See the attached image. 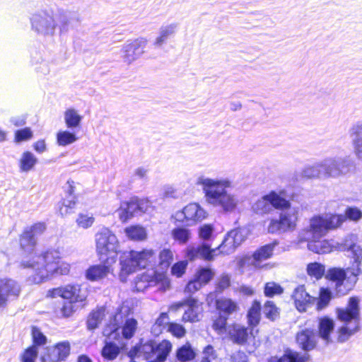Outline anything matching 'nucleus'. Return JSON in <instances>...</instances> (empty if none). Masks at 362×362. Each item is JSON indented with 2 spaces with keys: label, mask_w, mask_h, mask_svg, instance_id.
Instances as JSON below:
<instances>
[{
  "label": "nucleus",
  "mask_w": 362,
  "mask_h": 362,
  "mask_svg": "<svg viewBox=\"0 0 362 362\" xmlns=\"http://www.w3.org/2000/svg\"><path fill=\"white\" fill-rule=\"evenodd\" d=\"M339 249L345 252L350 259L349 266L346 269L330 267L325 274V279L334 283V289L337 296H344L351 291L362 274V247L358 244L356 234L347 235L339 244Z\"/></svg>",
  "instance_id": "f257e3e1"
},
{
  "label": "nucleus",
  "mask_w": 362,
  "mask_h": 362,
  "mask_svg": "<svg viewBox=\"0 0 362 362\" xmlns=\"http://www.w3.org/2000/svg\"><path fill=\"white\" fill-rule=\"evenodd\" d=\"M257 214H266L274 209L281 211L279 218H272L267 227V231L272 234H282L293 230L296 226L298 210L291 207L284 189L276 192L272 190L258 199L252 206Z\"/></svg>",
  "instance_id": "f03ea898"
},
{
  "label": "nucleus",
  "mask_w": 362,
  "mask_h": 362,
  "mask_svg": "<svg viewBox=\"0 0 362 362\" xmlns=\"http://www.w3.org/2000/svg\"><path fill=\"white\" fill-rule=\"evenodd\" d=\"M61 259V252L58 249H49L40 255L32 256V259H22L21 267L33 269L35 274L32 281L35 284H40L49 276L66 275L69 272V264Z\"/></svg>",
  "instance_id": "7ed1b4c3"
},
{
  "label": "nucleus",
  "mask_w": 362,
  "mask_h": 362,
  "mask_svg": "<svg viewBox=\"0 0 362 362\" xmlns=\"http://www.w3.org/2000/svg\"><path fill=\"white\" fill-rule=\"evenodd\" d=\"M344 222L341 216L337 214H326L325 216L318 215L310 219L308 228L303 230L300 233L302 240L308 242L309 250L322 254L320 238L325 235L329 230L341 226Z\"/></svg>",
  "instance_id": "20e7f679"
},
{
  "label": "nucleus",
  "mask_w": 362,
  "mask_h": 362,
  "mask_svg": "<svg viewBox=\"0 0 362 362\" xmlns=\"http://www.w3.org/2000/svg\"><path fill=\"white\" fill-rule=\"evenodd\" d=\"M197 184L202 186L205 197L209 204L220 206L224 212H232L235 209L237 201L226 189L231 186V182L228 179L200 177Z\"/></svg>",
  "instance_id": "39448f33"
},
{
  "label": "nucleus",
  "mask_w": 362,
  "mask_h": 362,
  "mask_svg": "<svg viewBox=\"0 0 362 362\" xmlns=\"http://www.w3.org/2000/svg\"><path fill=\"white\" fill-rule=\"evenodd\" d=\"M336 314L338 320L343 323L337 329V341L344 343L361 329V307L358 297L349 298L346 306L337 308Z\"/></svg>",
  "instance_id": "423d86ee"
},
{
  "label": "nucleus",
  "mask_w": 362,
  "mask_h": 362,
  "mask_svg": "<svg viewBox=\"0 0 362 362\" xmlns=\"http://www.w3.org/2000/svg\"><path fill=\"white\" fill-rule=\"evenodd\" d=\"M155 255L153 250L144 249L139 252L131 250L124 253L119 258L121 265L119 274L120 281L125 283L127 276L139 269H145Z\"/></svg>",
  "instance_id": "0eeeda50"
},
{
  "label": "nucleus",
  "mask_w": 362,
  "mask_h": 362,
  "mask_svg": "<svg viewBox=\"0 0 362 362\" xmlns=\"http://www.w3.org/2000/svg\"><path fill=\"white\" fill-rule=\"evenodd\" d=\"M199 236L204 242L198 245H189L185 249V257L187 261L202 259L212 261L214 259L216 250L211 247V241L214 238V228L212 224H204L199 228Z\"/></svg>",
  "instance_id": "6e6552de"
},
{
  "label": "nucleus",
  "mask_w": 362,
  "mask_h": 362,
  "mask_svg": "<svg viewBox=\"0 0 362 362\" xmlns=\"http://www.w3.org/2000/svg\"><path fill=\"white\" fill-rule=\"evenodd\" d=\"M138 322L134 317L122 318V315L117 314L113 320L103 331V334L110 340H129L132 339L137 329Z\"/></svg>",
  "instance_id": "1a4fd4ad"
},
{
  "label": "nucleus",
  "mask_w": 362,
  "mask_h": 362,
  "mask_svg": "<svg viewBox=\"0 0 362 362\" xmlns=\"http://www.w3.org/2000/svg\"><path fill=\"white\" fill-rule=\"evenodd\" d=\"M96 250L99 257L109 262H116L119 252V243L116 235L105 228L96 234Z\"/></svg>",
  "instance_id": "9d476101"
},
{
  "label": "nucleus",
  "mask_w": 362,
  "mask_h": 362,
  "mask_svg": "<svg viewBox=\"0 0 362 362\" xmlns=\"http://www.w3.org/2000/svg\"><path fill=\"white\" fill-rule=\"evenodd\" d=\"M324 178L338 177L355 169V162L349 156L327 158L322 161Z\"/></svg>",
  "instance_id": "9b49d317"
},
{
  "label": "nucleus",
  "mask_w": 362,
  "mask_h": 362,
  "mask_svg": "<svg viewBox=\"0 0 362 362\" xmlns=\"http://www.w3.org/2000/svg\"><path fill=\"white\" fill-rule=\"evenodd\" d=\"M32 30L43 36L54 35L57 24L52 11L39 10L33 13L30 18Z\"/></svg>",
  "instance_id": "f8f14e48"
},
{
  "label": "nucleus",
  "mask_w": 362,
  "mask_h": 362,
  "mask_svg": "<svg viewBox=\"0 0 362 362\" xmlns=\"http://www.w3.org/2000/svg\"><path fill=\"white\" fill-rule=\"evenodd\" d=\"M151 203L148 199L133 197L127 202L121 204L119 209V218L122 222H127L134 216H140L150 207Z\"/></svg>",
  "instance_id": "ddd939ff"
},
{
  "label": "nucleus",
  "mask_w": 362,
  "mask_h": 362,
  "mask_svg": "<svg viewBox=\"0 0 362 362\" xmlns=\"http://www.w3.org/2000/svg\"><path fill=\"white\" fill-rule=\"evenodd\" d=\"M45 229V223H37L24 230L20 238L21 247L24 253L23 259L25 257L32 259V256L36 255L35 252L36 245L35 236L42 234Z\"/></svg>",
  "instance_id": "4468645a"
},
{
  "label": "nucleus",
  "mask_w": 362,
  "mask_h": 362,
  "mask_svg": "<svg viewBox=\"0 0 362 362\" xmlns=\"http://www.w3.org/2000/svg\"><path fill=\"white\" fill-rule=\"evenodd\" d=\"M164 348L168 351H172V344L168 340H163L158 344L153 340H148L144 344L132 347L128 353V356L132 358L143 355L146 360H148L157 356L160 351L165 350Z\"/></svg>",
  "instance_id": "2eb2a0df"
},
{
  "label": "nucleus",
  "mask_w": 362,
  "mask_h": 362,
  "mask_svg": "<svg viewBox=\"0 0 362 362\" xmlns=\"http://www.w3.org/2000/svg\"><path fill=\"white\" fill-rule=\"evenodd\" d=\"M147 40L139 37L134 40H128L120 49V56L124 63L130 64L139 59L144 52Z\"/></svg>",
  "instance_id": "dca6fc26"
},
{
  "label": "nucleus",
  "mask_w": 362,
  "mask_h": 362,
  "mask_svg": "<svg viewBox=\"0 0 362 362\" xmlns=\"http://www.w3.org/2000/svg\"><path fill=\"white\" fill-rule=\"evenodd\" d=\"M49 296L55 298L60 296L66 300L84 302L86 300V294L81 292L79 285L68 284L49 291Z\"/></svg>",
  "instance_id": "f3484780"
},
{
  "label": "nucleus",
  "mask_w": 362,
  "mask_h": 362,
  "mask_svg": "<svg viewBox=\"0 0 362 362\" xmlns=\"http://www.w3.org/2000/svg\"><path fill=\"white\" fill-rule=\"evenodd\" d=\"M20 291V286L16 281L0 279V308L5 307L8 299L17 298Z\"/></svg>",
  "instance_id": "a211bd4d"
},
{
  "label": "nucleus",
  "mask_w": 362,
  "mask_h": 362,
  "mask_svg": "<svg viewBox=\"0 0 362 362\" xmlns=\"http://www.w3.org/2000/svg\"><path fill=\"white\" fill-rule=\"evenodd\" d=\"M292 299L296 309L300 312H305L308 307L313 305L316 298L311 296L305 290V285L298 286L293 291L291 295Z\"/></svg>",
  "instance_id": "6ab92c4d"
},
{
  "label": "nucleus",
  "mask_w": 362,
  "mask_h": 362,
  "mask_svg": "<svg viewBox=\"0 0 362 362\" xmlns=\"http://www.w3.org/2000/svg\"><path fill=\"white\" fill-rule=\"evenodd\" d=\"M101 263L90 266L85 272L86 278L90 281H96L107 276L110 272V267L114 262H109L99 257Z\"/></svg>",
  "instance_id": "aec40b11"
},
{
  "label": "nucleus",
  "mask_w": 362,
  "mask_h": 362,
  "mask_svg": "<svg viewBox=\"0 0 362 362\" xmlns=\"http://www.w3.org/2000/svg\"><path fill=\"white\" fill-rule=\"evenodd\" d=\"M317 337L314 329L305 328L297 333L296 339L302 350L310 351L316 347Z\"/></svg>",
  "instance_id": "412c9836"
},
{
  "label": "nucleus",
  "mask_w": 362,
  "mask_h": 362,
  "mask_svg": "<svg viewBox=\"0 0 362 362\" xmlns=\"http://www.w3.org/2000/svg\"><path fill=\"white\" fill-rule=\"evenodd\" d=\"M335 328V321L328 317L324 316L318 319L317 337L322 339L327 345L332 342L331 334Z\"/></svg>",
  "instance_id": "4be33fe9"
},
{
  "label": "nucleus",
  "mask_w": 362,
  "mask_h": 362,
  "mask_svg": "<svg viewBox=\"0 0 362 362\" xmlns=\"http://www.w3.org/2000/svg\"><path fill=\"white\" fill-rule=\"evenodd\" d=\"M74 184V182L73 180H69L66 182V186L65 187L66 197L62 199V206L59 209V213L62 216L71 213V210L76 206V197L74 195L75 187Z\"/></svg>",
  "instance_id": "5701e85b"
},
{
  "label": "nucleus",
  "mask_w": 362,
  "mask_h": 362,
  "mask_svg": "<svg viewBox=\"0 0 362 362\" xmlns=\"http://www.w3.org/2000/svg\"><path fill=\"white\" fill-rule=\"evenodd\" d=\"M310 358L308 354L300 352L286 348L281 356H271L267 362H307Z\"/></svg>",
  "instance_id": "b1692460"
},
{
  "label": "nucleus",
  "mask_w": 362,
  "mask_h": 362,
  "mask_svg": "<svg viewBox=\"0 0 362 362\" xmlns=\"http://www.w3.org/2000/svg\"><path fill=\"white\" fill-rule=\"evenodd\" d=\"M59 29L61 34L66 33L70 28L77 25L79 18L74 11H62L59 13Z\"/></svg>",
  "instance_id": "393cba45"
},
{
  "label": "nucleus",
  "mask_w": 362,
  "mask_h": 362,
  "mask_svg": "<svg viewBox=\"0 0 362 362\" xmlns=\"http://www.w3.org/2000/svg\"><path fill=\"white\" fill-rule=\"evenodd\" d=\"M187 216V226H192L202 221L206 215V212L199 204L190 203L184 208Z\"/></svg>",
  "instance_id": "a878e982"
},
{
  "label": "nucleus",
  "mask_w": 362,
  "mask_h": 362,
  "mask_svg": "<svg viewBox=\"0 0 362 362\" xmlns=\"http://www.w3.org/2000/svg\"><path fill=\"white\" fill-rule=\"evenodd\" d=\"M70 344L69 341L57 343L48 353L47 358L50 362L64 361L70 354Z\"/></svg>",
  "instance_id": "bb28decb"
},
{
  "label": "nucleus",
  "mask_w": 362,
  "mask_h": 362,
  "mask_svg": "<svg viewBox=\"0 0 362 362\" xmlns=\"http://www.w3.org/2000/svg\"><path fill=\"white\" fill-rule=\"evenodd\" d=\"M114 341L109 339L107 337L104 340V345L100 350V355L105 361H113L122 352L121 346Z\"/></svg>",
  "instance_id": "cd10ccee"
},
{
  "label": "nucleus",
  "mask_w": 362,
  "mask_h": 362,
  "mask_svg": "<svg viewBox=\"0 0 362 362\" xmlns=\"http://www.w3.org/2000/svg\"><path fill=\"white\" fill-rule=\"evenodd\" d=\"M215 306L218 315L227 318L238 309V303L231 298H219L215 300Z\"/></svg>",
  "instance_id": "c85d7f7f"
},
{
  "label": "nucleus",
  "mask_w": 362,
  "mask_h": 362,
  "mask_svg": "<svg viewBox=\"0 0 362 362\" xmlns=\"http://www.w3.org/2000/svg\"><path fill=\"white\" fill-rule=\"evenodd\" d=\"M230 340L236 344L243 345L248 339V328L238 324H235L228 332Z\"/></svg>",
  "instance_id": "c756f323"
},
{
  "label": "nucleus",
  "mask_w": 362,
  "mask_h": 362,
  "mask_svg": "<svg viewBox=\"0 0 362 362\" xmlns=\"http://www.w3.org/2000/svg\"><path fill=\"white\" fill-rule=\"evenodd\" d=\"M276 245L277 242H273L259 247L252 254V259L254 263H260L264 260H267L271 258L273 255L274 250Z\"/></svg>",
  "instance_id": "7c9ffc66"
},
{
  "label": "nucleus",
  "mask_w": 362,
  "mask_h": 362,
  "mask_svg": "<svg viewBox=\"0 0 362 362\" xmlns=\"http://www.w3.org/2000/svg\"><path fill=\"white\" fill-rule=\"evenodd\" d=\"M261 310V303L257 300H255L247 313V324L252 329L257 326L260 322Z\"/></svg>",
  "instance_id": "2f4dec72"
},
{
  "label": "nucleus",
  "mask_w": 362,
  "mask_h": 362,
  "mask_svg": "<svg viewBox=\"0 0 362 362\" xmlns=\"http://www.w3.org/2000/svg\"><path fill=\"white\" fill-rule=\"evenodd\" d=\"M128 239L134 241H143L147 238L146 229L141 225H131L124 230Z\"/></svg>",
  "instance_id": "473e14b6"
},
{
  "label": "nucleus",
  "mask_w": 362,
  "mask_h": 362,
  "mask_svg": "<svg viewBox=\"0 0 362 362\" xmlns=\"http://www.w3.org/2000/svg\"><path fill=\"white\" fill-rule=\"evenodd\" d=\"M37 162L38 159L32 152L28 151L23 152L19 160V168L21 172H29L32 170Z\"/></svg>",
  "instance_id": "72a5a7b5"
},
{
  "label": "nucleus",
  "mask_w": 362,
  "mask_h": 362,
  "mask_svg": "<svg viewBox=\"0 0 362 362\" xmlns=\"http://www.w3.org/2000/svg\"><path fill=\"white\" fill-rule=\"evenodd\" d=\"M175 356L180 362H189L195 358L197 354L192 345L186 343L177 349Z\"/></svg>",
  "instance_id": "f704fd0d"
},
{
  "label": "nucleus",
  "mask_w": 362,
  "mask_h": 362,
  "mask_svg": "<svg viewBox=\"0 0 362 362\" xmlns=\"http://www.w3.org/2000/svg\"><path fill=\"white\" fill-rule=\"evenodd\" d=\"M177 25L172 23L166 26H161L159 31V36L156 37L153 45L160 47L165 43L168 39L175 33Z\"/></svg>",
  "instance_id": "c9c22d12"
},
{
  "label": "nucleus",
  "mask_w": 362,
  "mask_h": 362,
  "mask_svg": "<svg viewBox=\"0 0 362 362\" xmlns=\"http://www.w3.org/2000/svg\"><path fill=\"white\" fill-rule=\"evenodd\" d=\"M231 285L230 276L228 274H222L216 282L215 291L210 293L208 298H213L216 297L217 295L221 294L224 290L229 288Z\"/></svg>",
  "instance_id": "e433bc0d"
},
{
  "label": "nucleus",
  "mask_w": 362,
  "mask_h": 362,
  "mask_svg": "<svg viewBox=\"0 0 362 362\" xmlns=\"http://www.w3.org/2000/svg\"><path fill=\"white\" fill-rule=\"evenodd\" d=\"M64 120L69 129H76L81 125L82 117L74 109H68L64 113Z\"/></svg>",
  "instance_id": "4c0bfd02"
},
{
  "label": "nucleus",
  "mask_w": 362,
  "mask_h": 362,
  "mask_svg": "<svg viewBox=\"0 0 362 362\" xmlns=\"http://www.w3.org/2000/svg\"><path fill=\"white\" fill-rule=\"evenodd\" d=\"M322 163H316L314 165L306 166L302 171V177L313 179V178H324L323 168L322 167Z\"/></svg>",
  "instance_id": "58836bf2"
},
{
  "label": "nucleus",
  "mask_w": 362,
  "mask_h": 362,
  "mask_svg": "<svg viewBox=\"0 0 362 362\" xmlns=\"http://www.w3.org/2000/svg\"><path fill=\"white\" fill-rule=\"evenodd\" d=\"M204 286L208 284L214 277L215 271L209 267H199L194 274Z\"/></svg>",
  "instance_id": "ea45409f"
},
{
  "label": "nucleus",
  "mask_w": 362,
  "mask_h": 362,
  "mask_svg": "<svg viewBox=\"0 0 362 362\" xmlns=\"http://www.w3.org/2000/svg\"><path fill=\"white\" fill-rule=\"evenodd\" d=\"M307 273L309 276L315 277L316 279H320L322 276L325 277L326 270L324 264L314 262L309 263L306 268Z\"/></svg>",
  "instance_id": "a19ab883"
},
{
  "label": "nucleus",
  "mask_w": 362,
  "mask_h": 362,
  "mask_svg": "<svg viewBox=\"0 0 362 362\" xmlns=\"http://www.w3.org/2000/svg\"><path fill=\"white\" fill-rule=\"evenodd\" d=\"M172 236L180 244H185L189 240L191 233L187 228L177 226L172 230Z\"/></svg>",
  "instance_id": "79ce46f5"
},
{
  "label": "nucleus",
  "mask_w": 362,
  "mask_h": 362,
  "mask_svg": "<svg viewBox=\"0 0 362 362\" xmlns=\"http://www.w3.org/2000/svg\"><path fill=\"white\" fill-rule=\"evenodd\" d=\"M78 139L74 132L68 130L60 131L57 134V144L59 146H66L73 144Z\"/></svg>",
  "instance_id": "37998d69"
},
{
  "label": "nucleus",
  "mask_w": 362,
  "mask_h": 362,
  "mask_svg": "<svg viewBox=\"0 0 362 362\" xmlns=\"http://www.w3.org/2000/svg\"><path fill=\"white\" fill-rule=\"evenodd\" d=\"M32 346L40 348L47 344V338L37 326L31 327Z\"/></svg>",
  "instance_id": "c03bdc74"
},
{
  "label": "nucleus",
  "mask_w": 362,
  "mask_h": 362,
  "mask_svg": "<svg viewBox=\"0 0 362 362\" xmlns=\"http://www.w3.org/2000/svg\"><path fill=\"white\" fill-rule=\"evenodd\" d=\"M263 314L266 318L274 321L279 317V308L273 301L267 300L263 307Z\"/></svg>",
  "instance_id": "a18cd8bd"
},
{
  "label": "nucleus",
  "mask_w": 362,
  "mask_h": 362,
  "mask_svg": "<svg viewBox=\"0 0 362 362\" xmlns=\"http://www.w3.org/2000/svg\"><path fill=\"white\" fill-rule=\"evenodd\" d=\"M33 137V132L30 127L21 128L14 132V142L16 144L28 141Z\"/></svg>",
  "instance_id": "49530a36"
},
{
  "label": "nucleus",
  "mask_w": 362,
  "mask_h": 362,
  "mask_svg": "<svg viewBox=\"0 0 362 362\" xmlns=\"http://www.w3.org/2000/svg\"><path fill=\"white\" fill-rule=\"evenodd\" d=\"M284 288L279 284L268 282L264 285V293L265 296L272 298L276 295H281L284 293Z\"/></svg>",
  "instance_id": "de8ad7c7"
},
{
  "label": "nucleus",
  "mask_w": 362,
  "mask_h": 362,
  "mask_svg": "<svg viewBox=\"0 0 362 362\" xmlns=\"http://www.w3.org/2000/svg\"><path fill=\"white\" fill-rule=\"evenodd\" d=\"M101 320V313L100 311H92L88 315L86 320L87 329L89 331H94L98 327Z\"/></svg>",
  "instance_id": "09e8293b"
},
{
  "label": "nucleus",
  "mask_w": 362,
  "mask_h": 362,
  "mask_svg": "<svg viewBox=\"0 0 362 362\" xmlns=\"http://www.w3.org/2000/svg\"><path fill=\"white\" fill-rule=\"evenodd\" d=\"M173 260V254L170 249L164 248L159 252V265L162 269H168Z\"/></svg>",
  "instance_id": "8fccbe9b"
},
{
  "label": "nucleus",
  "mask_w": 362,
  "mask_h": 362,
  "mask_svg": "<svg viewBox=\"0 0 362 362\" xmlns=\"http://www.w3.org/2000/svg\"><path fill=\"white\" fill-rule=\"evenodd\" d=\"M78 302L73 300H66L64 302L62 307L61 308V313L64 317H69L72 315V314L79 308L78 305H76ZM82 303L80 307H83L85 303L83 302H80Z\"/></svg>",
  "instance_id": "3c124183"
},
{
  "label": "nucleus",
  "mask_w": 362,
  "mask_h": 362,
  "mask_svg": "<svg viewBox=\"0 0 362 362\" xmlns=\"http://www.w3.org/2000/svg\"><path fill=\"white\" fill-rule=\"evenodd\" d=\"M220 248H222V252L227 254L232 253L236 249L234 243V238L231 234V230L227 233L221 244L219 245Z\"/></svg>",
  "instance_id": "603ef678"
},
{
  "label": "nucleus",
  "mask_w": 362,
  "mask_h": 362,
  "mask_svg": "<svg viewBox=\"0 0 362 362\" xmlns=\"http://www.w3.org/2000/svg\"><path fill=\"white\" fill-rule=\"evenodd\" d=\"M344 220L348 219L357 222L362 218V211L357 206H347L344 211V216L341 215Z\"/></svg>",
  "instance_id": "864d4df0"
},
{
  "label": "nucleus",
  "mask_w": 362,
  "mask_h": 362,
  "mask_svg": "<svg viewBox=\"0 0 362 362\" xmlns=\"http://www.w3.org/2000/svg\"><path fill=\"white\" fill-rule=\"evenodd\" d=\"M38 355V348L35 346H30L22 355V362H35Z\"/></svg>",
  "instance_id": "5fc2aeb1"
},
{
  "label": "nucleus",
  "mask_w": 362,
  "mask_h": 362,
  "mask_svg": "<svg viewBox=\"0 0 362 362\" xmlns=\"http://www.w3.org/2000/svg\"><path fill=\"white\" fill-rule=\"evenodd\" d=\"M188 265L187 261H179L173 264L171 267V274L176 277H181L186 272Z\"/></svg>",
  "instance_id": "6e6d98bb"
},
{
  "label": "nucleus",
  "mask_w": 362,
  "mask_h": 362,
  "mask_svg": "<svg viewBox=\"0 0 362 362\" xmlns=\"http://www.w3.org/2000/svg\"><path fill=\"white\" fill-rule=\"evenodd\" d=\"M168 331L177 338H182L186 334L185 327L176 322H170L168 325Z\"/></svg>",
  "instance_id": "4d7b16f0"
},
{
  "label": "nucleus",
  "mask_w": 362,
  "mask_h": 362,
  "mask_svg": "<svg viewBox=\"0 0 362 362\" xmlns=\"http://www.w3.org/2000/svg\"><path fill=\"white\" fill-rule=\"evenodd\" d=\"M228 318L218 315V317L213 322V329L218 333H223L226 331Z\"/></svg>",
  "instance_id": "13d9d810"
},
{
  "label": "nucleus",
  "mask_w": 362,
  "mask_h": 362,
  "mask_svg": "<svg viewBox=\"0 0 362 362\" xmlns=\"http://www.w3.org/2000/svg\"><path fill=\"white\" fill-rule=\"evenodd\" d=\"M95 218L93 216H88L87 214H79L76 218L77 225L83 228H90L94 223Z\"/></svg>",
  "instance_id": "bf43d9fd"
},
{
  "label": "nucleus",
  "mask_w": 362,
  "mask_h": 362,
  "mask_svg": "<svg viewBox=\"0 0 362 362\" xmlns=\"http://www.w3.org/2000/svg\"><path fill=\"white\" fill-rule=\"evenodd\" d=\"M199 308H188L182 315V320L184 322H194L199 320Z\"/></svg>",
  "instance_id": "052dcab7"
},
{
  "label": "nucleus",
  "mask_w": 362,
  "mask_h": 362,
  "mask_svg": "<svg viewBox=\"0 0 362 362\" xmlns=\"http://www.w3.org/2000/svg\"><path fill=\"white\" fill-rule=\"evenodd\" d=\"M349 134L352 143L362 139V122L354 124L349 130Z\"/></svg>",
  "instance_id": "680f3d73"
},
{
  "label": "nucleus",
  "mask_w": 362,
  "mask_h": 362,
  "mask_svg": "<svg viewBox=\"0 0 362 362\" xmlns=\"http://www.w3.org/2000/svg\"><path fill=\"white\" fill-rule=\"evenodd\" d=\"M204 285L195 277L190 280L185 286V292L192 294L199 291Z\"/></svg>",
  "instance_id": "e2e57ef3"
},
{
  "label": "nucleus",
  "mask_w": 362,
  "mask_h": 362,
  "mask_svg": "<svg viewBox=\"0 0 362 362\" xmlns=\"http://www.w3.org/2000/svg\"><path fill=\"white\" fill-rule=\"evenodd\" d=\"M231 234L234 238L235 247H236V248L239 247L246 239L245 235L240 229L235 228L231 230Z\"/></svg>",
  "instance_id": "0e129e2a"
},
{
  "label": "nucleus",
  "mask_w": 362,
  "mask_h": 362,
  "mask_svg": "<svg viewBox=\"0 0 362 362\" xmlns=\"http://www.w3.org/2000/svg\"><path fill=\"white\" fill-rule=\"evenodd\" d=\"M163 351H160V353H158L157 356H155L153 358L146 360L147 362H165L168 356L170 355L171 351L166 350L165 349Z\"/></svg>",
  "instance_id": "69168bd1"
},
{
  "label": "nucleus",
  "mask_w": 362,
  "mask_h": 362,
  "mask_svg": "<svg viewBox=\"0 0 362 362\" xmlns=\"http://www.w3.org/2000/svg\"><path fill=\"white\" fill-rule=\"evenodd\" d=\"M169 317L167 313L163 312L161 313L158 317L156 320V325L158 327H165V325H168L170 323L169 322Z\"/></svg>",
  "instance_id": "338daca9"
},
{
  "label": "nucleus",
  "mask_w": 362,
  "mask_h": 362,
  "mask_svg": "<svg viewBox=\"0 0 362 362\" xmlns=\"http://www.w3.org/2000/svg\"><path fill=\"white\" fill-rule=\"evenodd\" d=\"M231 359L234 362H247L248 357L243 351H238L236 354L231 356Z\"/></svg>",
  "instance_id": "774afa93"
}]
</instances>
